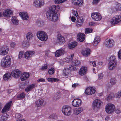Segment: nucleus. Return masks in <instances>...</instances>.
Returning a JSON list of instances; mask_svg holds the SVG:
<instances>
[{
    "label": "nucleus",
    "instance_id": "39",
    "mask_svg": "<svg viewBox=\"0 0 121 121\" xmlns=\"http://www.w3.org/2000/svg\"><path fill=\"white\" fill-rule=\"evenodd\" d=\"M25 93L24 92H22L18 94L17 97L18 98L23 99L25 98Z\"/></svg>",
    "mask_w": 121,
    "mask_h": 121
},
{
    "label": "nucleus",
    "instance_id": "38",
    "mask_svg": "<svg viewBox=\"0 0 121 121\" xmlns=\"http://www.w3.org/2000/svg\"><path fill=\"white\" fill-rule=\"evenodd\" d=\"M83 111V109L82 107H79L77 108L75 111L74 112L76 114H78L80 113Z\"/></svg>",
    "mask_w": 121,
    "mask_h": 121
},
{
    "label": "nucleus",
    "instance_id": "48",
    "mask_svg": "<svg viewBox=\"0 0 121 121\" xmlns=\"http://www.w3.org/2000/svg\"><path fill=\"white\" fill-rule=\"evenodd\" d=\"M84 20V19L83 17H80L78 19L77 23H83Z\"/></svg>",
    "mask_w": 121,
    "mask_h": 121
},
{
    "label": "nucleus",
    "instance_id": "53",
    "mask_svg": "<svg viewBox=\"0 0 121 121\" xmlns=\"http://www.w3.org/2000/svg\"><path fill=\"white\" fill-rule=\"evenodd\" d=\"M24 55L23 52H20L19 53L18 55V58L19 59L21 58L22 56H23Z\"/></svg>",
    "mask_w": 121,
    "mask_h": 121
},
{
    "label": "nucleus",
    "instance_id": "10",
    "mask_svg": "<svg viewBox=\"0 0 121 121\" xmlns=\"http://www.w3.org/2000/svg\"><path fill=\"white\" fill-rule=\"evenodd\" d=\"M91 16L93 20L96 21H99L102 18L101 16L99 13L94 12L92 13Z\"/></svg>",
    "mask_w": 121,
    "mask_h": 121
},
{
    "label": "nucleus",
    "instance_id": "49",
    "mask_svg": "<svg viewBox=\"0 0 121 121\" xmlns=\"http://www.w3.org/2000/svg\"><path fill=\"white\" fill-rule=\"evenodd\" d=\"M114 96V95L112 93L109 94L108 96L107 97V99L108 101L109 100L112 99V98Z\"/></svg>",
    "mask_w": 121,
    "mask_h": 121
},
{
    "label": "nucleus",
    "instance_id": "8",
    "mask_svg": "<svg viewBox=\"0 0 121 121\" xmlns=\"http://www.w3.org/2000/svg\"><path fill=\"white\" fill-rule=\"evenodd\" d=\"M9 51V47L5 45H3L0 48V55L4 56L7 55Z\"/></svg>",
    "mask_w": 121,
    "mask_h": 121
},
{
    "label": "nucleus",
    "instance_id": "59",
    "mask_svg": "<svg viewBox=\"0 0 121 121\" xmlns=\"http://www.w3.org/2000/svg\"><path fill=\"white\" fill-rule=\"evenodd\" d=\"M37 81H38V82H44L45 81V79L41 78L40 79L38 80H37Z\"/></svg>",
    "mask_w": 121,
    "mask_h": 121
},
{
    "label": "nucleus",
    "instance_id": "26",
    "mask_svg": "<svg viewBox=\"0 0 121 121\" xmlns=\"http://www.w3.org/2000/svg\"><path fill=\"white\" fill-rule=\"evenodd\" d=\"M90 50L89 48H86L84 50H83L82 53V54L85 56H88L90 55Z\"/></svg>",
    "mask_w": 121,
    "mask_h": 121
},
{
    "label": "nucleus",
    "instance_id": "60",
    "mask_svg": "<svg viewBox=\"0 0 121 121\" xmlns=\"http://www.w3.org/2000/svg\"><path fill=\"white\" fill-rule=\"evenodd\" d=\"M43 23H37V25L38 26L40 27H42L44 25Z\"/></svg>",
    "mask_w": 121,
    "mask_h": 121
},
{
    "label": "nucleus",
    "instance_id": "63",
    "mask_svg": "<svg viewBox=\"0 0 121 121\" xmlns=\"http://www.w3.org/2000/svg\"><path fill=\"white\" fill-rule=\"evenodd\" d=\"M95 25V23H89V26H93Z\"/></svg>",
    "mask_w": 121,
    "mask_h": 121
},
{
    "label": "nucleus",
    "instance_id": "58",
    "mask_svg": "<svg viewBox=\"0 0 121 121\" xmlns=\"http://www.w3.org/2000/svg\"><path fill=\"white\" fill-rule=\"evenodd\" d=\"M100 0H93V4H97L99 2Z\"/></svg>",
    "mask_w": 121,
    "mask_h": 121
},
{
    "label": "nucleus",
    "instance_id": "61",
    "mask_svg": "<svg viewBox=\"0 0 121 121\" xmlns=\"http://www.w3.org/2000/svg\"><path fill=\"white\" fill-rule=\"evenodd\" d=\"M71 21L73 22H74L76 20V18L75 17H72L71 18Z\"/></svg>",
    "mask_w": 121,
    "mask_h": 121
},
{
    "label": "nucleus",
    "instance_id": "51",
    "mask_svg": "<svg viewBox=\"0 0 121 121\" xmlns=\"http://www.w3.org/2000/svg\"><path fill=\"white\" fill-rule=\"evenodd\" d=\"M89 63L91 65H93V67H95L96 66V64L95 61H89Z\"/></svg>",
    "mask_w": 121,
    "mask_h": 121
},
{
    "label": "nucleus",
    "instance_id": "29",
    "mask_svg": "<svg viewBox=\"0 0 121 121\" xmlns=\"http://www.w3.org/2000/svg\"><path fill=\"white\" fill-rule=\"evenodd\" d=\"M44 100L42 99H40L35 102V103L38 107H40L43 103Z\"/></svg>",
    "mask_w": 121,
    "mask_h": 121
},
{
    "label": "nucleus",
    "instance_id": "2",
    "mask_svg": "<svg viewBox=\"0 0 121 121\" xmlns=\"http://www.w3.org/2000/svg\"><path fill=\"white\" fill-rule=\"evenodd\" d=\"M11 60L10 56H7L2 59L0 63L1 65L4 68L9 67L10 65Z\"/></svg>",
    "mask_w": 121,
    "mask_h": 121
},
{
    "label": "nucleus",
    "instance_id": "46",
    "mask_svg": "<svg viewBox=\"0 0 121 121\" xmlns=\"http://www.w3.org/2000/svg\"><path fill=\"white\" fill-rule=\"evenodd\" d=\"M58 40L60 44L63 43L65 42V40L64 37H62L61 39Z\"/></svg>",
    "mask_w": 121,
    "mask_h": 121
},
{
    "label": "nucleus",
    "instance_id": "18",
    "mask_svg": "<svg viewBox=\"0 0 121 121\" xmlns=\"http://www.w3.org/2000/svg\"><path fill=\"white\" fill-rule=\"evenodd\" d=\"M35 54V52L33 51H29L27 52L24 54L25 57L26 59H29L31 57L33 56Z\"/></svg>",
    "mask_w": 121,
    "mask_h": 121
},
{
    "label": "nucleus",
    "instance_id": "3",
    "mask_svg": "<svg viewBox=\"0 0 121 121\" xmlns=\"http://www.w3.org/2000/svg\"><path fill=\"white\" fill-rule=\"evenodd\" d=\"M117 64V60L114 56H111L110 58V60L108 64V69L110 70H112Z\"/></svg>",
    "mask_w": 121,
    "mask_h": 121
},
{
    "label": "nucleus",
    "instance_id": "33",
    "mask_svg": "<svg viewBox=\"0 0 121 121\" xmlns=\"http://www.w3.org/2000/svg\"><path fill=\"white\" fill-rule=\"evenodd\" d=\"M61 96V93L60 92H58L55 95L53 99L55 100H56L59 99Z\"/></svg>",
    "mask_w": 121,
    "mask_h": 121
},
{
    "label": "nucleus",
    "instance_id": "19",
    "mask_svg": "<svg viewBox=\"0 0 121 121\" xmlns=\"http://www.w3.org/2000/svg\"><path fill=\"white\" fill-rule=\"evenodd\" d=\"M13 12L10 9H8L4 11L3 12V15L5 17H9L12 15Z\"/></svg>",
    "mask_w": 121,
    "mask_h": 121
},
{
    "label": "nucleus",
    "instance_id": "12",
    "mask_svg": "<svg viewBox=\"0 0 121 121\" xmlns=\"http://www.w3.org/2000/svg\"><path fill=\"white\" fill-rule=\"evenodd\" d=\"M114 41L112 39H108L106 40L104 45L108 48L112 47L114 45Z\"/></svg>",
    "mask_w": 121,
    "mask_h": 121
},
{
    "label": "nucleus",
    "instance_id": "40",
    "mask_svg": "<svg viewBox=\"0 0 121 121\" xmlns=\"http://www.w3.org/2000/svg\"><path fill=\"white\" fill-rule=\"evenodd\" d=\"M93 31V29L91 28H86L85 30V33L86 34L91 33Z\"/></svg>",
    "mask_w": 121,
    "mask_h": 121
},
{
    "label": "nucleus",
    "instance_id": "4",
    "mask_svg": "<svg viewBox=\"0 0 121 121\" xmlns=\"http://www.w3.org/2000/svg\"><path fill=\"white\" fill-rule=\"evenodd\" d=\"M37 36L38 38L42 41H46L48 39V36L46 33L43 31H40L38 32Z\"/></svg>",
    "mask_w": 121,
    "mask_h": 121
},
{
    "label": "nucleus",
    "instance_id": "41",
    "mask_svg": "<svg viewBox=\"0 0 121 121\" xmlns=\"http://www.w3.org/2000/svg\"><path fill=\"white\" fill-rule=\"evenodd\" d=\"M58 116L55 114H52L49 116V118L52 119H57L58 118Z\"/></svg>",
    "mask_w": 121,
    "mask_h": 121
},
{
    "label": "nucleus",
    "instance_id": "34",
    "mask_svg": "<svg viewBox=\"0 0 121 121\" xmlns=\"http://www.w3.org/2000/svg\"><path fill=\"white\" fill-rule=\"evenodd\" d=\"M73 64L74 66H75L77 68V66H79L81 64L80 62L78 60H76L73 61H72Z\"/></svg>",
    "mask_w": 121,
    "mask_h": 121
},
{
    "label": "nucleus",
    "instance_id": "30",
    "mask_svg": "<svg viewBox=\"0 0 121 121\" xmlns=\"http://www.w3.org/2000/svg\"><path fill=\"white\" fill-rule=\"evenodd\" d=\"M73 54H72L70 56H68V57L65 58V62L67 63H70L72 62V60L73 58Z\"/></svg>",
    "mask_w": 121,
    "mask_h": 121
},
{
    "label": "nucleus",
    "instance_id": "35",
    "mask_svg": "<svg viewBox=\"0 0 121 121\" xmlns=\"http://www.w3.org/2000/svg\"><path fill=\"white\" fill-rule=\"evenodd\" d=\"M9 115L6 114H4L1 117L0 119L1 121H4L5 120H6L8 118Z\"/></svg>",
    "mask_w": 121,
    "mask_h": 121
},
{
    "label": "nucleus",
    "instance_id": "20",
    "mask_svg": "<svg viewBox=\"0 0 121 121\" xmlns=\"http://www.w3.org/2000/svg\"><path fill=\"white\" fill-rule=\"evenodd\" d=\"M19 15L23 20H27L29 18L27 13L26 12H20L19 13Z\"/></svg>",
    "mask_w": 121,
    "mask_h": 121
},
{
    "label": "nucleus",
    "instance_id": "44",
    "mask_svg": "<svg viewBox=\"0 0 121 121\" xmlns=\"http://www.w3.org/2000/svg\"><path fill=\"white\" fill-rule=\"evenodd\" d=\"M116 80L115 78H112L110 80L111 84L112 85H115L116 83Z\"/></svg>",
    "mask_w": 121,
    "mask_h": 121
},
{
    "label": "nucleus",
    "instance_id": "17",
    "mask_svg": "<svg viewBox=\"0 0 121 121\" xmlns=\"http://www.w3.org/2000/svg\"><path fill=\"white\" fill-rule=\"evenodd\" d=\"M85 35L84 34L79 33L77 35V38L78 41L82 42L85 40Z\"/></svg>",
    "mask_w": 121,
    "mask_h": 121
},
{
    "label": "nucleus",
    "instance_id": "22",
    "mask_svg": "<svg viewBox=\"0 0 121 121\" xmlns=\"http://www.w3.org/2000/svg\"><path fill=\"white\" fill-rule=\"evenodd\" d=\"M87 68L85 66H82L80 69L79 71V75H83L85 74L87 71Z\"/></svg>",
    "mask_w": 121,
    "mask_h": 121
},
{
    "label": "nucleus",
    "instance_id": "43",
    "mask_svg": "<svg viewBox=\"0 0 121 121\" xmlns=\"http://www.w3.org/2000/svg\"><path fill=\"white\" fill-rule=\"evenodd\" d=\"M11 20L12 23H18L19 22L16 17L15 16L12 17Z\"/></svg>",
    "mask_w": 121,
    "mask_h": 121
},
{
    "label": "nucleus",
    "instance_id": "62",
    "mask_svg": "<svg viewBox=\"0 0 121 121\" xmlns=\"http://www.w3.org/2000/svg\"><path fill=\"white\" fill-rule=\"evenodd\" d=\"M44 56L46 57H48V52H45Z\"/></svg>",
    "mask_w": 121,
    "mask_h": 121
},
{
    "label": "nucleus",
    "instance_id": "13",
    "mask_svg": "<svg viewBox=\"0 0 121 121\" xmlns=\"http://www.w3.org/2000/svg\"><path fill=\"white\" fill-rule=\"evenodd\" d=\"M82 101L80 99H75L72 101V104L73 106L77 107L80 106L81 104Z\"/></svg>",
    "mask_w": 121,
    "mask_h": 121
},
{
    "label": "nucleus",
    "instance_id": "23",
    "mask_svg": "<svg viewBox=\"0 0 121 121\" xmlns=\"http://www.w3.org/2000/svg\"><path fill=\"white\" fill-rule=\"evenodd\" d=\"M64 48H61L56 51L55 53V56L58 57L63 54L64 53Z\"/></svg>",
    "mask_w": 121,
    "mask_h": 121
},
{
    "label": "nucleus",
    "instance_id": "5",
    "mask_svg": "<svg viewBox=\"0 0 121 121\" xmlns=\"http://www.w3.org/2000/svg\"><path fill=\"white\" fill-rule=\"evenodd\" d=\"M78 69L75 66L73 65L69 66V68H65L63 70V74L64 76L67 78L68 74L70 73L71 71H75L76 70Z\"/></svg>",
    "mask_w": 121,
    "mask_h": 121
},
{
    "label": "nucleus",
    "instance_id": "7",
    "mask_svg": "<svg viewBox=\"0 0 121 121\" xmlns=\"http://www.w3.org/2000/svg\"><path fill=\"white\" fill-rule=\"evenodd\" d=\"M102 102L98 99H95L93 102L92 105V108L94 110L97 111L100 108Z\"/></svg>",
    "mask_w": 121,
    "mask_h": 121
},
{
    "label": "nucleus",
    "instance_id": "57",
    "mask_svg": "<svg viewBox=\"0 0 121 121\" xmlns=\"http://www.w3.org/2000/svg\"><path fill=\"white\" fill-rule=\"evenodd\" d=\"M103 75L102 73H100L98 75V78L100 79H101L103 78Z\"/></svg>",
    "mask_w": 121,
    "mask_h": 121
},
{
    "label": "nucleus",
    "instance_id": "55",
    "mask_svg": "<svg viewBox=\"0 0 121 121\" xmlns=\"http://www.w3.org/2000/svg\"><path fill=\"white\" fill-rule=\"evenodd\" d=\"M118 55V58L121 59V49H120L119 51Z\"/></svg>",
    "mask_w": 121,
    "mask_h": 121
},
{
    "label": "nucleus",
    "instance_id": "32",
    "mask_svg": "<svg viewBox=\"0 0 121 121\" xmlns=\"http://www.w3.org/2000/svg\"><path fill=\"white\" fill-rule=\"evenodd\" d=\"M100 41V39L98 36L95 37L94 41L93 44L95 46H96Z\"/></svg>",
    "mask_w": 121,
    "mask_h": 121
},
{
    "label": "nucleus",
    "instance_id": "52",
    "mask_svg": "<svg viewBox=\"0 0 121 121\" xmlns=\"http://www.w3.org/2000/svg\"><path fill=\"white\" fill-rule=\"evenodd\" d=\"M57 39L58 40L61 39L62 37H63L60 34L57 33Z\"/></svg>",
    "mask_w": 121,
    "mask_h": 121
},
{
    "label": "nucleus",
    "instance_id": "50",
    "mask_svg": "<svg viewBox=\"0 0 121 121\" xmlns=\"http://www.w3.org/2000/svg\"><path fill=\"white\" fill-rule=\"evenodd\" d=\"M22 116L20 113H17L15 114V117L17 119L20 118Z\"/></svg>",
    "mask_w": 121,
    "mask_h": 121
},
{
    "label": "nucleus",
    "instance_id": "1",
    "mask_svg": "<svg viewBox=\"0 0 121 121\" xmlns=\"http://www.w3.org/2000/svg\"><path fill=\"white\" fill-rule=\"evenodd\" d=\"M59 8V6L57 5L51 6L46 14L48 19L52 21L55 22L57 21L58 18L57 12Z\"/></svg>",
    "mask_w": 121,
    "mask_h": 121
},
{
    "label": "nucleus",
    "instance_id": "21",
    "mask_svg": "<svg viewBox=\"0 0 121 121\" xmlns=\"http://www.w3.org/2000/svg\"><path fill=\"white\" fill-rule=\"evenodd\" d=\"M12 101H10L7 103L2 110V112L4 113L8 111L12 104Z\"/></svg>",
    "mask_w": 121,
    "mask_h": 121
},
{
    "label": "nucleus",
    "instance_id": "36",
    "mask_svg": "<svg viewBox=\"0 0 121 121\" xmlns=\"http://www.w3.org/2000/svg\"><path fill=\"white\" fill-rule=\"evenodd\" d=\"M33 37V34L30 32H28L26 34V38L28 40H30Z\"/></svg>",
    "mask_w": 121,
    "mask_h": 121
},
{
    "label": "nucleus",
    "instance_id": "6",
    "mask_svg": "<svg viewBox=\"0 0 121 121\" xmlns=\"http://www.w3.org/2000/svg\"><path fill=\"white\" fill-rule=\"evenodd\" d=\"M115 110V108L114 104H107L105 107V111L108 114H111Z\"/></svg>",
    "mask_w": 121,
    "mask_h": 121
},
{
    "label": "nucleus",
    "instance_id": "16",
    "mask_svg": "<svg viewBox=\"0 0 121 121\" xmlns=\"http://www.w3.org/2000/svg\"><path fill=\"white\" fill-rule=\"evenodd\" d=\"M21 73V72L18 69L14 70L11 72L12 75L14 78H17L19 77Z\"/></svg>",
    "mask_w": 121,
    "mask_h": 121
},
{
    "label": "nucleus",
    "instance_id": "27",
    "mask_svg": "<svg viewBox=\"0 0 121 121\" xmlns=\"http://www.w3.org/2000/svg\"><path fill=\"white\" fill-rule=\"evenodd\" d=\"M11 75L10 73H8L4 75L3 77V79L5 80L8 81L11 79Z\"/></svg>",
    "mask_w": 121,
    "mask_h": 121
},
{
    "label": "nucleus",
    "instance_id": "54",
    "mask_svg": "<svg viewBox=\"0 0 121 121\" xmlns=\"http://www.w3.org/2000/svg\"><path fill=\"white\" fill-rule=\"evenodd\" d=\"M47 68V65H45L44 66H43L41 68V69L43 70H46Z\"/></svg>",
    "mask_w": 121,
    "mask_h": 121
},
{
    "label": "nucleus",
    "instance_id": "45",
    "mask_svg": "<svg viewBox=\"0 0 121 121\" xmlns=\"http://www.w3.org/2000/svg\"><path fill=\"white\" fill-rule=\"evenodd\" d=\"M48 72L49 74L50 75L53 74L54 73L55 69L54 68H51L49 70Z\"/></svg>",
    "mask_w": 121,
    "mask_h": 121
},
{
    "label": "nucleus",
    "instance_id": "42",
    "mask_svg": "<svg viewBox=\"0 0 121 121\" xmlns=\"http://www.w3.org/2000/svg\"><path fill=\"white\" fill-rule=\"evenodd\" d=\"M116 9L117 11L121 10V4H118L116 6Z\"/></svg>",
    "mask_w": 121,
    "mask_h": 121
},
{
    "label": "nucleus",
    "instance_id": "47",
    "mask_svg": "<svg viewBox=\"0 0 121 121\" xmlns=\"http://www.w3.org/2000/svg\"><path fill=\"white\" fill-rule=\"evenodd\" d=\"M66 0H55V2L57 4H59L60 3H63Z\"/></svg>",
    "mask_w": 121,
    "mask_h": 121
},
{
    "label": "nucleus",
    "instance_id": "64",
    "mask_svg": "<svg viewBox=\"0 0 121 121\" xmlns=\"http://www.w3.org/2000/svg\"><path fill=\"white\" fill-rule=\"evenodd\" d=\"M82 25V23H80L79 24L78 23H77L76 25V26L78 27H80Z\"/></svg>",
    "mask_w": 121,
    "mask_h": 121
},
{
    "label": "nucleus",
    "instance_id": "11",
    "mask_svg": "<svg viewBox=\"0 0 121 121\" xmlns=\"http://www.w3.org/2000/svg\"><path fill=\"white\" fill-rule=\"evenodd\" d=\"M95 91V90L94 88L90 87L86 89L85 92L86 95H91L94 94Z\"/></svg>",
    "mask_w": 121,
    "mask_h": 121
},
{
    "label": "nucleus",
    "instance_id": "37",
    "mask_svg": "<svg viewBox=\"0 0 121 121\" xmlns=\"http://www.w3.org/2000/svg\"><path fill=\"white\" fill-rule=\"evenodd\" d=\"M75 2L74 3V4L76 5L80 6L83 3L82 0H75Z\"/></svg>",
    "mask_w": 121,
    "mask_h": 121
},
{
    "label": "nucleus",
    "instance_id": "24",
    "mask_svg": "<svg viewBox=\"0 0 121 121\" xmlns=\"http://www.w3.org/2000/svg\"><path fill=\"white\" fill-rule=\"evenodd\" d=\"M29 77V74L28 73L24 72L22 74L20 77L21 81H24L28 78Z\"/></svg>",
    "mask_w": 121,
    "mask_h": 121
},
{
    "label": "nucleus",
    "instance_id": "25",
    "mask_svg": "<svg viewBox=\"0 0 121 121\" xmlns=\"http://www.w3.org/2000/svg\"><path fill=\"white\" fill-rule=\"evenodd\" d=\"M36 85L34 84H32L28 86L25 89V91L28 92L30 91H31L32 89L36 87Z\"/></svg>",
    "mask_w": 121,
    "mask_h": 121
},
{
    "label": "nucleus",
    "instance_id": "31",
    "mask_svg": "<svg viewBox=\"0 0 121 121\" xmlns=\"http://www.w3.org/2000/svg\"><path fill=\"white\" fill-rule=\"evenodd\" d=\"M47 80L49 82H57L59 81L58 79L55 78H48Z\"/></svg>",
    "mask_w": 121,
    "mask_h": 121
},
{
    "label": "nucleus",
    "instance_id": "56",
    "mask_svg": "<svg viewBox=\"0 0 121 121\" xmlns=\"http://www.w3.org/2000/svg\"><path fill=\"white\" fill-rule=\"evenodd\" d=\"M16 44L14 42L10 44L11 47L12 48L16 46Z\"/></svg>",
    "mask_w": 121,
    "mask_h": 121
},
{
    "label": "nucleus",
    "instance_id": "9",
    "mask_svg": "<svg viewBox=\"0 0 121 121\" xmlns=\"http://www.w3.org/2000/svg\"><path fill=\"white\" fill-rule=\"evenodd\" d=\"M71 108L68 106H64L62 109V111L63 114L67 116L69 115L71 113Z\"/></svg>",
    "mask_w": 121,
    "mask_h": 121
},
{
    "label": "nucleus",
    "instance_id": "15",
    "mask_svg": "<svg viewBox=\"0 0 121 121\" xmlns=\"http://www.w3.org/2000/svg\"><path fill=\"white\" fill-rule=\"evenodd\" d=\"M121 21V16L116 15L112 18L111 23H119Z\"/></svg>",
    "mask_w": 121,
    "mask_h": 121
},
{
    "label": "nucleus",
    "instance_id": "14",
    "mask_svg": "<svg viewBox=\"0 0 121 121\" xmlns=\"http://www.w3.org/2000/svg\"><path fill=\"white\" fill-rule=\"evenodd\" d=\"M34 4L38 7L43 6L44 4V0H35L34 2Z\"/></svg>",
    "mask_w": 121,
    "mask_h": 121
},
{
    "label": "nucleus",
    "instance_id": "28",
    "mask_svg": "<svg viewBox=\"0 0 121 121\" xmlns=\"http://www.w3.org/2000/svg\"><path fill=\"white\" fill-rule=\"evenodd\" d=\"M77 43L76 42H73L69 44L68 47L69 49H72L75 48L77 45Z\"/></svg>",
    "mask_w": 121,
    "mask_h": 121
}]
</instances>
